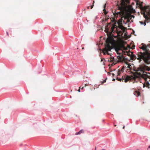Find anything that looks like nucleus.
Masks as SVG:
<instances>
[{
	"label": "nucleus",
	"mask_w": 150,
	"mask_h": 150,
	"mask_svg": "<svg viewBox=\"0 0 150 150\" xmlns=\"http://www.w3.org/2000/svg\"><path fill=\"white\" fill-rule=\"evenodd\" d=\"M122 78H119L118 77H117L116 79L118 81H123V80H124V81L126 83L127 82V81L129 80H131V79H134L135 80L136 79V77L134 76H124V77L122 76Z\"/></svg>",
	"instance_id": "nucleus-7"
},
{
	"label": "nucleus",
	"mask_w": 150,
	"mask_h": 150,
	"mask_svg": "<svg viewBox=\"0 0 150 150\" xmlns=\"http://www.w3.org/2000/svg\"><path fill=\"white\" fill-rule=\"evenodd\" d=\"M145 21L144 22L143 21H139L140 23L142 25H144V26L146 25V23H148L149 21H150V19H149V20H146V19H145Z\"/></svg>",
	"instance_id": "nucleus-9"
},
{
	"label": "nucleus",
	"mask_w": 150,
	"mask_h": 150,
	"mask_svg": "<svg viewBox=\"0 0 150 150\" xmlns=\"http://www.w3.org/2000/svg\"><path fill=\"white\" fill-rule=\"evenodd\" d=\"M142 74H141L139 73V75H141V76L145 80V83L143 84V87H146L148 88H150V85L148 81H147V79L149 78L150 79V76H149L147 74V73L144 71H142Z\"/></svg>",
	"instance_id": "nucleus-6"
},
{
	"label": "nucleus",
	"mask_w": 150,
	"mask_h": 150,
	"mask_svg": "<svg viewBox=\"0 0 150 150\" xmlns=\"http://www.w3.org/2000/svg\"><path fill=\"white\" fill-rule=\"evenodd\" d=\"M129 0H121L120 3L121 6H119V9L120 11L117 12H115L113 13L115 18H117L119 15L120 16H122L125 14V11L128 8L129 9L130 11L133 9L132 6L129 5Z\"/></svg>",
	"instance_id": "nucleus-2"
},
{
	"label": "nucleus",
	"mask_w": 150,
	"mask_h": 150,
	"mask_svg": "<svg viewBox=\"0 0 150 150\" xmlns=\"http://www.w3.org/2000/svg\"><path fill=\"white\" fill-rule=\"evenodd\" d=\"M117 24H118V23L117 22H114V24L110 28L111 25H110V23H109L105 27V31L107 33L111 35L112 33L115 32L114 29L116 28V31L117 33H123L125 31V28L122 25H119V27H117Z\"/></svg>",
	"instance_id": "nucleus-1"
},
{
	"label": "nucleus",
	"mask_w": 150,
	"mask_h": 150,
	"mask_svg": "<svg viewBox=\"0 0 150 150\" xmlns=\"http://www.w3.org/2000/svg\"><path fill=\"white\" fill-rule=\"evenodd\" d=\"M115 59V57H111L109 59V61L110 62H113V61L114 60V59Z\"/></svg>",
	"instance_id": "nucleus-14"
},
{
	"label": "nucleus",
	"mask_w": 150,
	"mask_h": 150,
	"mask_svg": "<svg viewBox=\"0 0 150 150\" xmlns=\"http://www.w3.org/2000/svg\"><path fill=\"white\" fill-rule=\"evenodd\" d=\"M109 18V17L108 16H106L105 18V20L107 21L108 19Z\"/></svg>",
	"instance_id": "nucleus-16"
},
{
	"label": "nucleus",
	"mask_w": 150,
	"mask_h": 150,
	"mask_svg": "<svg viewBox=\"0 0 150 150\" xmlns=\"http://www.w3.org/2000/svg\"><path fill=\"white\" fill-rule=\"evenodd\" d=\"M7 34L8 35V32H6Z\"/></svg>",
	"instance_id": "nucleus-26"
},
{
	"label": "nucleus",
	"mask_w": 150,
	"mask_h": 150,
	"mask_svg": "<svg viewBox=\"0 0 150 150\" xmlns=\"http://www.w3.org/2000/svg\"><path fill=\"white\" fill-rule=\"evenodd\" d=\"M114 39L111 37H108L106 40V44L105 45V47L103 49L102 52L104 55L106 53L107 54L111 55L108 52L110 51L112 49V45L113 44Z\"/></svg>",
	"instance_id": "nucleus-4"
},
{
	"label": "nucleus",
	"mask_w": 150,
	"mask_h": 150,
	"mask_svg": "<svg viewBox=\"0 0 150 150\" xmlns=\"http://www.w3.org/2000/svg\"><path fill=\"white\" fill-rule=\"evenodd\" d=\"M142 69L144 70H146L148 71H149L150 70V68L147 66H144L142 68Z\"/></svg>",
	"instance_id": "nucleus-10"
},
{
	"label": "nucleus",
	"mask_w": 150,
	"mask_h": 150,
	"mask_svg": "<svg viewBox=\"0 0 150 150\" xmlns=\"http://www.w3.org/2000/svg\"><path fill=\"white\" fill-rule=\"evenodd\" d=\"M121 72V71H120V70H119L118 72H117V75L119 76L120 74V73Z\"/></svg>",
	"instance_id": "nucleus-17"
},
{
	"label": "nucleus",
	"mask_w": 150,
	"mask_h": 150,
	"mask_svg": "<svg viewBox=\"0 0 150 150\" xmlns=\"http://www.w3.org/2000/svg\"><path fill=\"white\" fill-rule=\"evenodd\" d=\"M149 150H150V148H149Z\"/></svg>",
	"instance_id": "nucleus-35"
},
{
	"label": "nucleus",
	"mask_w": 150,
	"mask_h": 150,
	"mask_svg": "<svg viewBox=\"0 0 150 150\" xmlns=\"http://www.w3.org/2000/svg\"><path fill=\"white\" fill-rule=\"evenodd\" d=\"M96 147H95V150H96Z\"/></svg>",
	"instance_id": "nucleus-32"
},
{
	"label": "nucleus",
	"mask_w": 150,
	"mask_h": 150,
	"mask_svg": "<svg viewBox=\"0 0 150 150\" xmlns=\"http://www.w3.org/2000/svg\"><path fill=\"white\" fill-rule=\"evenodd\" d=\"M106 4H105L104 5V9H105V7H106Z\"/></svg>",
	"instance_id": "nucleus-20"
},
{
	"label": "nucleus",
	"mask_w": 150,
	"mask_h": 150,
	"mask_svg": "<svg viewBox=\"0 0 150 150\" xmlns=\"http://www.w3.org/2000/svg\"><path fill=\"white\" fill-rule=\"evenodd\" d=\"M118 62H119V61L118 59L117 56V57H115V59L113 61V63L112 64H113V65H115Z\"/></svg>",
	"instance_id": "nucleus-8"
},
{
	"label": "nucleus",
	"mask_w": 150,
	"mask_h": 150,
	"mask_svg": "<svg viewBox=\"0 0 150 150\" xmlns=\"http://www.w3.org/2000/svg\"><path fill=\"white\" fill-rule=\"evenodd\" d=\"M127 67V70H128V69H131L132 68L131 65L130 64L128 63L126 64Z\"/></svg>",
	"instance_id": "nucleus-13"
},
{
	"label": "nucleus",
	"mask_w": 150,
	"mask_h": 150,
	"mask_svg": "<svg viewBox=\"0 0 150 150\" xmlns=\"http://www.w3.org/2000/svg\"><path fill=\"white\" fill-rule=\"evenodd\" d=\"M112 75H114V74H112Z\"/></svg>",
	"instance_id": "nucleus-33"
},
{
	"label": "nucleus",
	"mask_w": 150,
	"mask_h": 150,
	"mask_svg": "<svg viewBox=\"0 0 150 150\" xmlns=\"http://www.w3.org/2000/svg\"><path fill=\"white\" fill-rule=\"evenodd\" d=\"M88 86V84H85L84 87H85L86 86Z\"/></svg>",
	"instance_id": "nucleus-21"
},
{
	"label": "nucleus",
	"mask_w": 150,
	"mask_h": 150,
	"mask_svg": "<svg viewBox=\"0 0 150 150\" xmlns=\"http://www.w3.org/2000/svg\"><path fill=\"white\" fill-rule=\"evenodd\" d=\"M143 2H140L139 0L136 1V5L138 6L141 10L143 12V14L144 17L146 20L150 19L149 17L150 16V7L149 6H142Z\"/></svg>",
	"instance_id": "nucleus-3"
},
{
	"label": "nucleus",
	"mask_w": 150,
	"mask_h": 150,
	"mask_svg": "<svg viewBox=\"0 0 150 150\" xmlns=\"http://www.w3.org/2000/svg\"><path fill=\"white\" fill-rule=\"evenodd\" d=\"M138 150V149H137V150Z\"/></svg>",
	"instance_id": "nucleus-34"
},
{
	"label": "nucleus",
	"mask_w": 150,
	"mask_h": 150,
	"mask_svg": "<svg viewBox=\"0 0 150 150\" xmlns=\"http://www.w3.org/2000/svg\"><path fill=\"white\" fill-rule=\"evenodd\" d=\"M80 87H80L79 89L78 90V91L79 92H80Z\"/></svg>",
	"instance_id": "nucleus-23"
},
{
	"label": "nucleus",
	"mask_w": 150,
	"mask_h": 150,
	"mask_svg": "<svg viewBox=\"0 0 150 150\" xmlns=\"http://www.w3.org/2000/svg\"><path fill=\"white\" fill-rule=\"evenodd\" d=\"M149 148H150V146H149L147 148V150H149Z\"/></svg>",
	"instance_id": "nucleus-22"
},
{
	"label": "nucleus",
	"mask_w": 150,
	"mask_h": 150,
	"mask_svg": "<svg viewBox=\"0 0 150 150\" xmlns=\"http://www.w3.org/2000/svg\"><path fill=\"white\" fill-rule=\"evenodd\" d=\"M126 53H127V54L129 56L128 53V52H127Z\"/></svg>",
	"instance_id": "nucleus-25"
},
{
	"label": "nucleus",
	"mask_w": 150,
	"mask_h": 150,
	"mask_svg": "<svg viewBox=\"0 0 150 150\" xmlns=\"http://www.w3.org/2000/svg\"><path fill=\"white\" fill-rule=\"evenodd\" d=\"M106 82L105 80H104L103 81V83L105 82Z\"/></svg>",
	"instance_id": "nucleus-28"
},
{
	"label": "nucleus",
	"mask_w": 150,
	"mask_h": 150,
	"mask_svg": "<svg viewBox=\"0 0 150 150\" xmlns=\"http://www.w3.org/2000/svg\"><path fill=\"white\" fill-rule=\"evenodd\" d=\"M103 12H104V13L105 15H106L107 13V12L106 11V10L105 9H103Z\"/></svg>",
	"instance_id": "nucleus-15"
},
{
	"label": "nucleus",
	"mask_w": 150,
	"mask_h": 150,
	"mask_svg": "<svg viewBox=\"0 0 150 150\" xmlns=\"http://www.w3.org/2000/svg\"><path fill=\"white\" fill-rule=\"evenodd\" d=\"M115 79H112V81H115Z\"/></svg>",
	"instance_id": "nucleus-24"
},
{
	"label": "nucleus",
	"mask_w": 150,
	"mask_h": 150,
	"mask_svg": "<svg viewBox=\"0 0 150 150\" xmlns=\"http://www.w3.org/2000/svg\"><path fill=\"white\" fill-rule=\"evenodd\" d=\"M83 133V129H81L80 130L79 132H76L75 133V135H77L78 134H80L81 133Z\"/></svg>",
	"instance_id": "nucleus-12"
},
{
	"label": "nucleus",
	"mask_w": 150,
	"mask_h": 150,
	"mask_svg": "<svg viewBox=\"0 0 150 150\" xmlns=\"http://www.w3.org/2000/svg\"><path fill=\"white\" fill-rule=\"evenodd\" d=\"M134 95L137 97L139 96L140 94V92L139 91H134Z\"/></svg>",
	"instance_id": "nucleus-11"
},
{
	"label": "nucleus",
	"mask_w": 150,
	"mask_h": 150,
	"mask_svg": "<svg viewBox=\"0 0 150 150\" xmlns=\"http://www.w3.org/2000/svg\"><path fill=\"white\" fill-rule=\"evenodd\" d=\"M115 51L117 52V53L118 54H119V55L117 56L119 62H122L124 60L125 58L122 55L120 54V53L119 52V51L120 50L122 51V50H126L127 49V48H126L125 47L124 45L123 44L121 43L116 45L115 47Z\"/></svg>",
	"instance_id": "nucleus-5"
},
{
	"label": "nucleus",
	"mask_w": 150,
	"mask_h": 150,
	"mask_svg": "<svg viewBox=\"0 0 150 150\" xmlns=\"http://www.w3.org/2000/svg\"><path fill=\"white\" fill-rule=\"evenodd\" d=\"M82 50H83L84 49V48L83 47L82 48Z\"/></svg>",
	"instance_id": "nucleus-29"
},
{
	"label": "nucleus",
	"mask_w": 150,
	"mask_h": 150,
	"mask_svg": "<svg viewBox=\"0 0 150 150\" xmlns=\"http://www.w3.org/2000/svg\"><path fill=\"white\" fill-rule=\"evenodd\" d=\"M125 126H124L122 128L124 129H125Z\"/></svg>",
	"instance_id": "nucleus-27"
},
{
	"label": "nucleus",
	"mask_w": 150,
	"mask_h": 150,
	"mask_svg": "<svg viewBox=\"0 0 150 150\" xmlns=\"http://www.w3.org/2000/svg\"><path fill=\"white\" fill-rule=\"evenodd\" d=\"M94 1H93V5H92L91 6V9L93 7V5H94Z\"/></svg>",
	"instance_id": "nucleus-18"
},
{
	"label": "nucleus",
	"mask_w": 150,
	"mask_h": 150,
	"mask_svg": "<svg viewBox=\"0 0 150 150\" xmlns=\"http://www.w3.org/2000/svg\"><path fill=\"white\" fill-rule=\"evenodd\" d=\"M87 8H88V9H89V6H88V7H87Z\"/></svg>",
	"instance_id": "nucleus-30"
},
{
	"label": "nucleus",
	"mask_w": 150,
	"mask_h": 150,
	"mask_svg": "<svg viewBox=\"0 0 150 150\" xmlns=\"http://www.w3.org/2000/svg\"><path fill=\"white\" fill-rule=\"evenodd\" d=\"M83 87H82V88L81 89H83Z\"/></svg>",
	"instance_id": "nucleus-31"
},
{
	"label": "nucleus",
	"mask_w": 150,
	"mask_h": 150,
	"mask_svg": "<svg viewBox=\"0 0 150 150\" xmlns=\"http://www.w3.org/2000/svg\"><path fill=\"white\" fill-rule=\"evenodd\" d=\"M132 58V60H134V59H135V58L134 57V56H132L131 57Z\"/></svg>",
	"instance_id": "nucleus-19"
}]
</instances>
